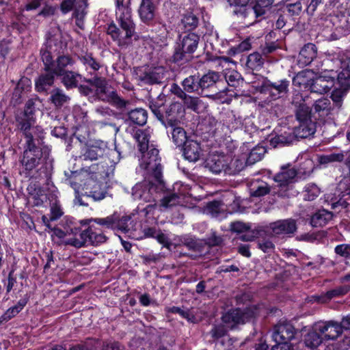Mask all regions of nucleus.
<instances>
[{"mask_svg":"<svg viewBox=\"0 0 350 350\" xmlns=\"http://www.w3.org/2000/svg\"><path fill=\"white\" fill-rule=\"evenodd\" d=\"M200 40V34L198 33H181L174 44L172 55L169 61L177 65L189 63L194 58Z\"/></svg>","mask_w":350,"mask_h":350,"instance_id":"nucleus-6","label":"nucleus"},{"mask_svg":"<svg viewBox=\"0 0 350 350\" xmlns=\"http://www.w3.org/2000/svg\"><path fill=\"white\" fill-rule=\"evenodd\" d=\"M184 158L190 162H196L200 159L202 149L197 141L189 139L181 148Z\"/></svg>","mask_w":350,"mask_h":350,"instance_id":"nucleus-30","label":"nucleus"},{"mask_svg":"<svg viewBox=\"0 0 350 350\" xmlns=\"http://www.w3.org/2000/svg\"><path fill=\"white\" fill-rule=\"evenodd\" d=\"M250 196L252 198H260L269 194L270 185L260 178L252 179L247 185Z\"/></svg>","mask_w":350,"mask_h":350,"instance_id":"nucleus-28","label":"nucleus"},{"mask_svg":"<svg viewBox=\"0 0 350 350\" xmlns=\"http://www.w3.org/2000/svg\"><path fill=\"white\" fill-rule=\"evenodd\" d=\"M280 11L289 19L295 21L302 12V4L299 0L294 3H285L280 6Z\"/></svg>","mask_w":350,"mask_h":350,"instance_id":"nucleus-42","label":"nucleus"},{"mask_svg":"<svg viewBox=\"0 0 350 350\" xmlns=\"http://www.w3.org/2000/svg\"><path fill=\"white\" fill-rule=\"evenodd\" d=\"M297 330L288 322L280 323L274 327L273 338L275 342H288L295 338Z\"/></svg>","mask_w":350,"mask_h":350,"instance_id":"nucleus-19","label":"nucleus"},{"mask_svg":"<svg viewBox=\"0 0 350 350\" xmlns=\"http://www.w3.org/2000/svg\"><path fill=\"white\" fill-rule=\"evenodd\" d=\"M251 226L249 224L242 221H234L230 224V230L238 234L243 233L239 239L244 241H252L255 236L254 232L250 230Z\"/></svg>","mask_w":350,"mask_h":350,"instance_id":"nucleus-39","label":"nucleus"},{"mask_svg":"<svg viewBox=\"0 0 350 350\" xmlns=\"http://www.w3.org/2000/svg\"><path fill=\"white\" fill-rule=\"evenodd\" d=\"M199 25L200 18L198 16L195 14L192 11H187L182 15L180 21L182 33H198L196 29L198 28Z\"/></svg>","mask_w":350,"mask_h":350,"instance_id":"nucleus-26","label":"nucleus"},{"mask_svg":"<svg viewBox=\"0 0 350 350\" xmlns=\"http://www.w3.org/2000/svg\"><path fill=\"white\" fill-rule=\"evenodd\" d=\"M219 73L215 71H208L203 75H200L199 81L201 86L202 95L205 93V91L215 88L219 80Z\"/></svg>","mask_w":350,"mask_h":350,"instance_id":"nucleus-37","label":"nucleus"},{"mask_svg":"<svg viewBox=\"0 0 350 350\" xmlns=\"http://www.w3.org/2000/svg\"><path fill=\"white\" fill-rule=\"evenodd\" d=\"M334 214L325 208L318 209L310 217V224L313 228L323 227L332 219Z\"/></svg>","mask_w":350,"mask_h":350,"instance_id":"nucleus-32","label":"nucleus"},{"mask_svg":"<svg viewBox=\"0 0 350 350\" xmlns=\"http://www.w3.org/2000/svg\"><path fill=\"white\" fill-rule=\"evenodd\" d=\"M349 291L350 285L344 284L330 289L320 295H313L312 298L314 301L317 303L326 304L329 302L334 298L341 297L347 295Z\"/></svg>","mask_w":350,"mask_h":350,"instance_id":"nucleus-24","label":"nucleus"},{"mask_svg":"<svg viewBox=\"0 0 350 350\" xmlns=\"http://www.w3.org/2000/svg\"><path fill=\"white\" fill-rule=\"evenodd\" d=\"M49 94V102L57 109L62 108L70 100L69 96L66 94L62 89L57 87L52 89Z\"/></svg>","mask_w":350,"mask_h":350,"instance_id":"nucleus-41","label":"nucleus"},{"mask_svg":"<svg viewBox=\"0 0 350 350\" xmlns=\"http://www.w3.org/2000/svg\"><path fill=\"white\" fill-rule=\"evenodd\" d=\"M183 245L191 252H180L184 256H188L192 260H196L204 254V243L202 239L193 237H185L182 240Z\"/></svg>","mask_w":350,"mask_h":350,"instance_id":"nucleus-18","label":"nucleus"},{"mask_svg":"<svg viewBox=\"0 0 350 350\" xmlns=\"http://www.w3.org/2000/svg\"><path fill=\"white\" fill-rule=\"evenodd\" d=\"M57 75L53 70L44 71L40 74L35 81V89L39 93L48 94L49 89L52 87L55 81Z\"/></svg>","mask_w":350,"mask_h":350,"instance_id":"nucleus-25","label":"nucleus"},{"mask_svg":"<svg viewBox=\"0 0 350 350\" xmlns=\"http://www.w3.org/2000/svg\"><path fill=\"white\" fill-rule=\"evenodd\" d=\"M31 81L27 77H22L16 85L11 98L12 103L14 105L21 104L31 92Z\"/></svg>","mask_w":350,"mask_h":350,"instance_id":"nucleus-22","label":"nucleus"},{"mask_svg":"<svg viewBox=\"0 0 350 350\" xmlns=\"http://www.w3.org/2000/svg\"><path fill=\"white\" fill-rule=\"evenodd\" d=\"M78 59L87 69L89 68L94 72L98 71L101 68L100 62L94 57L92 53L85 52L83 55H78Z\"/></svg>","mask_w":350,"mask_h":350,"instance_id":"nucleus-46","label":"nucleus"},{"mask_svg":"<svg viewBox=\"0 0 350 350\" xmlns=\"http://www.w3.org/2000/svg\"><path fill=\"white\" fill-rule=\"evenodd\" d=\"M323 340H325L324 336L316 329V326L314 331L308 332L305 336V344L311 349L318 347Z\"/></svg>","mask_w":350,"mask_h":350,"instance_id":"nucleus-47","label":"nucleus"},{"mask_svg":"<svg viewBox=\"0 0 350 350\" xmlns=\"http://www.w3.org/2000/svg\"><path fill=\"white\" fill-rule=\"evenodd\" d=\"M316 329L324 336L325 340H336L343 332L341 323L334 321L316 324Z\"/></svg>","mask_w":350,"mask_h":350,"instance_id":"nucleus-20","label":"nucleus"},{"mask_svg":"<svg viewBox=\"0 0 350 350\" xmlns=\"http://www.w3.org/2000/svg\"><path fill=\"white\" fill-rule=\"evenodd\" d=\"M289 85L290 81L286 79L272 82L267 77H265L257 90L260 94H267L270 100H276L286 96Z\"/></svg>","mask_w":350,"mask_h":350,"instance_id":"nucleus-12","label":"nucleus"},{"mask_svg":"<svg viewBox=\"0 0 350 350\" xmlns=\"http://www.w3.org/2000/svg\"><path fill=\"white\" fill-rule=\"evenodd\" d=\"M116 217H118L116 221V230H119L123 232H127L129 231V222H131V216L127 215H121L120 213L116 212Z\"/></svg>","mask_w":350,"mask_h":350,"instance_id":"nucleus-53","label":"nucleus"},{"mask_svg":"<svg viewBox=\"0 0 350 350\" xmlns=\"http://www.w3.org/2000/svg\"><path fill=\"white\" fill-rule=\"evenodd\" d=\"M267 228L275 236L292 237L297 232V224L295 219L288 218L271 222Z\"/></svg>","mask_w":350,"mask_h":350,"instance_id":"nucleus-16","label":"nucleus"},{"mask_svg":"<svg viewBox=\"0 0 350 350\" xmlns=\"http://www.w3.org/2000/svg\"><path fill=\"white\" fill-rule=\"evenodd\" d=\"M166 97L160 94L156 98L149 100V108L155 118L167 129L179 124L185 115L184 105L179 102H172L165 107Z\"/></svg>","mask_w":350,"mask_h":350,"instance_id":"nucleus-4","label":"nucleus"},{"mask_svg":"<svg viewBox=\"0 0 350 350\" xmlns=\"http://www.w3.org/2000/svg\"><path fill=\"white\" fill-rule=\"evenodd\" d=\"M210 170L215 174H219L228 168V163L224 157H214L208 163Z\"/></svg>","mask_w":350,"mask_h":350,"instance_id":"nucleus-52","label":"nucleus"},{"mask_svg":"<svg viewBox=\"0 0 350 350\" xmlns=\"http://www.w3.org/2000/svg\"><path fill=\"white\" fill-rule=\"evenodd\" d=\"M166 71L163 66H156L145 70L139 76V80L145 85L162 83L165 78Z\"/></svg>","mask_w":350,"mask_h":350,"instance_id":"nucleus-21","label":"nucleus"},{"mask_svg":"<svg viewBox=\"0 0 350 350\" xmlns=\"http://www.w3.org/2000/svg\"><path fill=\"white\" fill-rule=\"evenodd\" d=\"M172 139L174 144L177 147H183L189 139L187 135L185 130L176 124L175 126H170Z\"/></svg>","mask_w":350,"mask_h":350,"instance_id":"nucleus-45","label":"nucleus"},{"mask_svg":"<svg viewBox=\"0 0 350 350\" xmlns=\"http://www.w3.org/2000/svg\"><path fill=\"white\" fill-rule=\"evenodd\" d=\"M297 176V171L292 167L290 164L282 165L280 170L273 176V180L277 183V195L281 198H289L293 189V183Z\"/></svg>","mask_w":350,"mask_h":350,"instance_id":"nucleus-11","label":"nucleus"},{"mask_svg":"<svg viewBox=\"0 0 350 350\" xmlns=\"http://www.w3.org/2000/svg\"><path fill=\"white\" fill-rule=\"evenodd\" d=\"M104 100L122 112L130 105V101L120 97L116 90L108 92L107 96Z\"/></svg>","mask_w":350,"mask_h":350,"instance_id":"nucleus-44","label":"nucleus"},{"mask_svg":"<svg viewBox=\"0 0 350 350\" xmlns=\"http://www.w3.org/2000/svg\"><path fill=\"white\" fill-rule=\"evenodd\" d=\"M75 64V60L69 54L59 55L55 59V64L53 69L56 75H62L64 72L69 70L68 68Z\"/></svg>","mask_w":350,"mask_h":350,"instance_id":"nucleus-36","label":"nucleus"},{"mask_svg":"<svg viewBox=\"0 0 350 350\" xmlns=\"http://www.w3.org/2000/svg\"><path fill=\"white\" fill-rule=\"evenodd\" d=\"M184 105L187 108L196 111L198 109L200 102L201 101L198 97H193L189 95H187L183 100Z\"/></svg>","mask_w":350,"mask_h":350,"instance_id":"nucleus-61","label":"nucleus"},{"mask_svg":"<svg viewBox=\"0 0 350 350\" xmlns=\"http://www.w3.org/2000/svg\"><path fill=\"white\" fill-rule=\"evenodd\" d=\"M231 330L226 324L221 323L214 325L210 332L211 337L214 340H219L228 335Z\"/></svg>","mask_w":350,"mask_h":350,"instance_id":"nucleus-55","label":"nucleus"},{"mask_svg":"<svg viewBox=\"0 0 350 350\" xmlns=\"http://www.w3.org/2000/svg\"><path fill=\"white\" fill-rule=\"evenodd\" d=\"M88 221L89 220H77L72 217L66 216L62 220L61 223L63 229L57 227H52V229L50 230L53 231L54 235L59 239H62L66 236L77 237L79 232V227H81L83 224H88Z\"/></svg>","mask_w":350,"mask_h":350,"instance_id":"nucleus-15","label":"nucleus"},{"mask_svg":"<svg viewBox=\"0 0 350 350\" xmlns=\"http://www.w3.org/2000/svg\"><path fill=\"white\" fill-rule=\"evenodd\" d=\"M41 182L43 180H31L27 189L29 194L33 196V203L35 206H42L46 201V195L41 186Z\"/></svg>","mask_w":350,"mask_h":350,"instance_id":"nucleus-29","label":"nucleus"},{"mask_svg":"<svg viewBox=\"0 0 350 350\" xmlns=\"http://www.w3.org/2000/svg\"><path fill=\"white\" fill-rule=\"evenodd\" d=\"M334 252L338 256L342 257L344 258H350V244L348 243H342L340 245H337L334 248Z\"/></svg>","mask_w":350,"mask_h":350,"instance_id":"nucleus-60","label":"nucleus"},{"mask_svg":"<svg viewBox=\"0 0 350 350\" xmlns=\"http://www.w3.org/2000/svg\"><path fill=\"white\" fill-rule=\"evenodd\" d=\"M116 6V14L121 12L132 11L131 8V0H114Z\"/></svg>","mask_w":350,"mask_h":350,"instance_id":"nucleus-58","label":"nucleus"},{"mask_svg":"<svg viewBox=\"0 0 350 350\" xmlns=\"http://www.w3.org/2000/svg\"><path fill=\"white\" fill-rule=\"evenodd\" d=\"M295 116L299 123L295 129L301 138H307L314 134L317 124V116L313 115L312 109L304 100L297 107Z\"/></svg>","mask_w":350,"mask_h":350,"instance_id":"nucleus-10","label":"nucleus"},{"mask_svg":"<svg viewBox=\"0 0 350 350\" xmlns=\"http://www.w3.org/2000/svg\"><path fill=\"white\" fill-rule=\"evenodd\" d=\"M159 150L152 146L150 147L148 150L142 156V165L146 169H151V180L159 182V187H164L161 183L160 178H163V166L161 164V159L159 155Z\"/></svg>","mask_w":350,"mask_h":350,"instance_id":"nucleus-13","label":"nucleus"},{"mask_svg":"<svg viewBox=\"0 0 350 350\" xmlns=\"http://www.w3.org/2000/svg\"><path fill=\"white\" fill-rule=\"evenodd\" d=\"M304 199L307 201L315 200L320 194L321 191L314 183H308L304 187Z\"/></svg>","mask_w":350,"mask_h":350,"instance_id":"nucleus-56","label":"nucleus"},{"mask_svg":"<svg viewBox=\"0 0 350 350\" xmlns=\"http://www.w3.org/2000/svg\"><path fill=\"white\" fill-rule=\"evenodd\" d=\"M298 138L301 137L297 135L295 128V129L286 128L278 133L275 131V135L271 137L269 143L273 148L284 147L292 144Z\"/></svg>","mask_w":350,"mask_h":350,"instance_id":"nucleus-17","label":"nucleus"},{"mask_svg":"<svg viewBox=\"0 0 350 350\" xmlns=\"http://www.w3.org/2000/svg\"><path fill=\"white\" fill-rule=\"evenodd\" d=\"M42 101L38 97L27 100L23 109H18L14 113V124L16 130L23 134L26 139V146H28L29 137H32L34 146H39L44 144L45 133L39 126L33 127L36 122V113L40 111Z\"/></svg>","mask_w":350,"mask_h":350,"instance_id":"nucleus-2","label":"nucleus"},{"mask_svg":"<svg viewBox=\"0 0 350 350\" xmlns=\"http://www.w3.org/2000/svg\"><path fill=\"white\" fill-rule=\"evenodd\" d=\"M105 152V149L96 145L85 144L80 152L79 158L83 161H94L101 157Z\"/></svg>","mask_w":350,"mask_h":350,"instance_id":"nucleus-34","label":"nucleus"},{"mask_svg":"<svg viewBox=\"0 0 350 350\" xmlns=\"http://www.w3.org/2000/svg\"><path fill=\"white\" fill-rule=\"evenodd\" d=\"M107 241L106 236L101 232H97L94 226L83 225L79 227L77 237H70L65 241V244L81 248L86 245H98Z\"/></svg>","mask_w":350,"mask_h":350,"instance_id":"nucleus-9","label":"nucleus"},{"mask_svg":"<svg viewBox=\"0 0 350 350\" xmlns=\"http://www.w3.org/2000/svg\"><path fill=\"white\" fill-rule=\"evenodd\" d=\"M57 77H60L61 83L66 90H71L78 87L79 79L83 78L78 72L70 70L64 72L62 75H57Z\"/></svg>","mask_w":350,"mask_h":350,"instance_id":"nucleus-35","label":"nucleus"},{"mask_svg":"<svg viewBox=\"0 0 350 350\" xmlns=\"http://www.w3.org/2000/svg\"><path fill=\"white\" fill-rule=\"evenodd\" d=\"M116 213L114 212L112 215H110L104 218H91L87 219L88 221V224H85V225H89L92 221H94L96 224L101 226L105 228L116 230V221L117 219Z\"/></svg>","mask_w":350,"mask_h":350,"instance_id":"nucleus-48","label":"nucleus"},{"mask_svg":"<svg viewBox=\"0 0 350 350\" xmlns=\"http://www.w3.org/2000/svg\"><path fill=\"white\" fill-rule=\"evenodd\" d=\"M332 109L331 102L329 99L323 98L315 101L313 105V115L317 116V121H324Z\"/></svg>","mask_w":350,"mask_h":350,"instance_id":"nucleus-31","label":"nucleus"},{"mask_svg":"<svg viewBox=\"0 0 350 350\" xmlns=\"http://www.w3.org/2000/svg\"><path fill=\"white\" fill-rule=\"evenodd\" d=\"M118 26L111 21L107 25V34L116 42L118 46L124 47L131 42L135 34L136 25L132 16V11L121 12L116 14Z\"/></svg>","mask_w":350,"mask_h":350,"instance_id":"nucleus-5","label":"nucleus"},{"mask_svg":"<svg viewBox=\"0 0 350 350\" xmlns=\"http://www.w3.org/2000/svg\"><path fill=\"white\" fill-rule=\"evenodd\" d=\"M53 44L55 45L56 41L54 39L50 38L46 42L45 47H42L40 49V56L44 65V71L53 70L55 64V59H53L50 51Z\"/></svg>","mask_w":350,"mask_h":350,"instance_id":"nucleus-33","label":"nucleus"},{"mask_svg":"<svg viewBox=\"0 0 350 350\" xmlns=\"http://www.w3.org/2000/svg\"><path fill=\"white\" fill-rule=\"evenodd\" d=\"M312 72L308 70H303L297 73L293 78V85L299 88L306 90L308 85H312Z\"/></svg>","mask_w":350,"mask_h":350,"instance_id":"nucleus-40","label":"nucleus"},{"mask_svg":"<svg viewBox=\"0 0 350 350\" xmlns=\"http://www.w3.org/2000/svg\"><path fill=\"white\" fill-rule=\"evenodd\" d=\"M202 240L204 243V247L206 245H208L210 247L219 246L223 243V239L221 237L217 235L216 232H213L211 236Z\"/></svg>","mask_w":350,"mask_h":350,"instance_id":"nucleus-59","label":"nucleus"},{"mask_svg":"<svg viewBox=\"0 0 350 350\" xmlns=\"http://www.w3.org/2000/svg\"><path fill=\"white\" fill-rule=\"evenodd\" d=\"M317 48L314 44L307 43L301 49L298 57L297 64L300 67L310 65L317 57Z\"/></svg>","mask_w":350,"mask_h":350,"instance_id":"nucleus-27","label":"nucleus"},{"mask_svg":"<svg viewBox=\"0 0 350 350\" xmlns=\"http://www.w3.org/2000/svg\"><path fill=\"white\" fill-rule=\"evenodd\" d=\"M134 137L137 142V146L139 151L144 154L149 148V135L142 130H137L135 133Z\"/></svg>","mask_w":350,"mask_h":350,"instance_id":"nucleus-51","label":"nucleus"},{"mask_svg":"<svg viewBox=\"0 0 350 350\" xmlns=\"http://www.w3.org/2000/svg\"><path fill=\"white\" fill-rule=\"evenodd\" d=\"M331 21L335 27V32L340 36L350 34V14L339 12L331 16Z\"/></svg>","mask_w":350,"mask_h":350,"instance_id":"nucleus-23","label":"nucleus"},{"mask_svg":"<svg viewBox=\"0 0 350 350\" xmlns=\"http://www.w3.org/2000/svg\"><path fill=\"white\" fill-rule=\"evenodd\" d=\"M350 90V57L347 59L345 67L337 77L335 88L331 93V98L336 103H340Z\"/></svg>","mask_w":350,"mask_h":350,"instance_id":"nucleus-14","label":"nucleus"},{"mask_svg":"<svg viewBox=\"0 0 350 350\" xmlns=\"http://www.w3.org/2000/svg\"><path fill=\"white\" fill-rule=\"evenodd\" d=\"M258 247L264 253L270 254L273 252L275 245L270 240H264L258 243Z\"/></svg>","mask_w":350,"mask_h":350,"instance_id":"nucleus-63","label":"nucleus"},{"mask_svg":"<svg viewBox=\"0 0 350 350\" xmlns=\"http://www.w3.org/2000/svg\"><path fill=\"white\" fill-rule=\"evenodd\" d=\"M159 1L157 0H140L137 9L140 22L155 33L166 30V24L159 12Z\"/></svg>","mask_w":350,"mask_h":350,"instance_id":"nucleus-7","label":"nucleus"},{"mask_svg":"<svg viewBox=\"0 0 350 350\" xmlns=\"http://www.w3.org/2000/svg\"><path fill=\"white\" fill-rule=\"evenodd\" d=\"M128 119L133 124L144 126L148 120V111L142 107H137L127 111Z\"/></svg>","mask_w":350,"mask_h":350,"instance_id":"nucleus-43","label":"nucleus"},{"mask_svg":"<svg viewBox=\"0 0 350 350\" xmlns=\"http://www.w3.org/2000/svg\"><path fill=\"white\" fill-rule=\"evenodd\" d=\"M163 188L159 187V182L154 180H144L136 184L133 188V196L135 199L145 202H157L160 199V206L168 208L176 206L179 201L178 194L172 190L164 181L163 177L160 178Z\"/></svg>","mask_w":350,"mask_h":350,"instance_id":"nucleus-3","label":"nucleus"},{"mask_svg":"<svg viewBox=\"0 0 350 350\" xmlns=\"http://www.w3.org/2000/svg\"><path fill=\"white\" fill-rule=\"evenodd\" d=\"M146 205L144 208H141L139 206H137L138 211L142 213L146 217H150L154 215V211L156 210L157 205L156 202Z\"/></svg>","mask_w":350,"mask_h":350,"instance_id":"nucleus-62","label":"nucleus"},{"mask_svg":"<svg viewBox=\"0 0 350 350\" xmlns=\"http://www.w3.org/2000/svg\"><path fill=\"white\" fill-rule=\"evenodd\" d=\"M28 146H26L23 157L21 174L29 180H43L47 186L53 185L52 174L53 166L52 161L44 156L42 148L34 146L32 137H29Z\"/></svg>","mask_w":350,"mask_h":350,"instance_id":"nucleus-1","label":"nucleus"},{"mask_svg":"<svg viewBox=\"0 0 350 350\" xmlns=\"http://www.w3.org/2000/svg\"><path fill=\"white\" fill-rule=\"evenodd\" d=\"M199 79V72L191 75L182 81L181 85L184 90L188 93H196L198 95H202Z\"/></svg>","mask_w":350,"mask_h":350,"instance_id":"nucleus-38","label":"nucleus"},{"mask_svg":"<svg viewBox=\"0 0 350 350\" xmlns=\"http://www.w3.org/2000/svg\"><path fill=\"white\" fill-rule=\"evenodd\" d=\"M258 314L259 308L256 305H251L245 308H232L222 314L221 320L231 330H234L240 325L254 320Z\"/></svg>","mask_w":350,"mask_h":350,"instance_id":"nucleus-8","label":"nucleus"},{"mask_svg":"<svg viewBox=\"0 0 350 350\" xmlns=\"http://www.w3.org/2000/svg\"><path fill=\"white\" fill-rule=\"evenodd\" d=\"M265 153V150L263 147H255L249 153L246 163L252 165L260 161L263 158Z\"/></svg>","mask_w":350,"mask_h":350,"instance_id":"nucleus-57","label":"nucleus"},{"mask_svg":"<svg viewBox=\"0 0 350 350\" xmlns=\"http://www.w3.org/2000/svg\"><path fill=\"white\" fill-rule=\"evenodd\" d=\"M274 0H254V3L251 7L252 14L257 18L265 15L266 8L271 5Z\"/></svg>","mask_w":350,"mask_h":350,"instance_id":"nucleus-49","label":"nucleus"},{"mask_svg":"<svg viewBox=\"0 0 350 350\" xmlns=\"http://www.w3.org/2000/svg\"><path fill=\"white\" fill-rule=\"evenodd\" d=\"M165 311L167 314H178L183 319H186L189 322H193L195 319V316L190 312L189 309L185 310L180 307L172 306L166 307Z\"/></svg>","mask_w":350,"mask_h":350,"instance_id":"nucleus-54","label":"nucleus"},{"mask_svg":"<svg viewBox=\"0 0 350 350\" xmlns=\"http://www.w3.org/2000/svg\"><path fill=\"white\" fill-rule=\"evenodd\" d=\"M264 61L260 53L254 52L247 56L245 65L252 70H260L263 66Z\"/></svg>","mask_w":350,"mask_h":350,"instance_id":"nucleus-50","label":"nucleus"},{"mask_svg":"<svg viewBox=\"0 0 350 350\" xmlns=\"http://www.w3.org/2000/svg\"><path fill=\"white\" fill-rule=\"evenodd\" d=\"M14 308L10 307L0 317V325L9 321L18 314Z\"/></svg>","mask_w":350,"mask_h":350,"instance_id":"nucleus-64","label":"nucleus"}]
</instances>
